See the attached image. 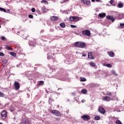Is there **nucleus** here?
Instances as JSON below:
<instances>
[{"mask_svg": "<svg viewBox=\"0 0 124 124\" xmlns=\"http://www.w3.org/2000/svg\"><path fill=\"white\" fill-rule=\"evenodd\" d=\"M0 97H4V93L0 92Z\"/></svg>", "mask_w": 124, "mask_h": 124, "instance_id": "33", "label": "nucleus"}, {"mask_svg": "<svg viewBox=\"0 0 124 124\" xmlns=\"http://www.w3.org/2000/svg\"><path fill=\"white\" fill-rule=\"evenodd\" d=\"M88 59H91V60H93V59H94V57L93 56L92 52H88Z\"/></svg>", "mask_w": 124, "mask_h": 124, "instance_id": "14", "label": "nucleus"}, {"mask_svg": "<svg viewBox=\"0 0 124 124\" xmlns=\"http://www.w3.org/2000/svg\"><path fill=\"white\" fill-rule=\"evenodd\" d=\"M118 6L119 8H122V7H124V4L122 3H118Z\"/></svg>", "mask_w": 124, "mask_h": 124, "instance_id": "24", "label": "nucleus"}, {"mask_svg": "<svg viewBox=\"0 0 124 124\" xmlns=\"http://www.w3.org/2000/svg\"><path fill=\"white\" fill-rule=\"evenodd\" d=\"M86 54H83L82 55V57H86Z\"/></svg>", "mask_w": 124, "mask_h": 124, "instance_id": "45", "label": "nucleus"}, {"mask_svg": "<svg viewBox=\"0 0 124 124\" xmlns=\"http://www.w3.org/2000/svg\"><path fill=\"white\" fill-rule=\"evenodd\" d=\"M83 3H84V4H87V5H90V4H91V1L90 0H84L83 1Z\"/></svg>", "mask_w": 124, "mask_h": 124, "instance_id": "16", "label": "nucleus"}, {"mask_svg": "<svg viewBox=\"0 0 124 124\" xmlns=\"http://www.w3.org/2000/svg\"><path fill=\"white\" fill-rule=\"evenodd\" d=\"M80 20H81V17L79 16H70L69 17V21L70 22H73V21H80Z\"/></svg>", "mask_w": 124, "mask_h": 124, "instance_id": "4", "label": "nucleus"}, {"mask_svg": "<svg viewBox=\"0 0 124 124\" xmlns=\"http://www.w3.org/2000/svg\"><path fill=\"white\" fill-rule=\"evenodd\" d=\"M20 124H30V123L29 122V120L27 119H23L20 122Z\"/></svg>", "mask_w": 124, "mask_h": 124, "instance_id": "9", "label": "nucleus"}, {"mask_svg": "<svg viewBox=\"0 0 124 124\" xmlns=\"http://www.w3.org/2000/svg\"><path fill=\"white\" fill-rule=\"evenodd\" d=\"M110 4H114V0H111L110 1Z\"/></svg>", "mask_w": 124, "mask_h": 124, "instance_id": "41", "label": "nucleus"}, {"mask_svg": "<svg viewBox=\"0 0 124 124\" xmlns=\"http://www.w3.org/2000/svg\"><path fill=\"white\" fill-rule=\"evenodd\" d=\"M82 102H84L83 101V100H82Z\"/></svg>", "mask_w": 124, "mask_h": 124, "instance_id": "52", "label": "nucleus"}, {"mask_svg": "<svg viewBox=\"0 0 124 124\" xmlns=\"http://www.w3.org/2000/svg\"><path fill=\"white\" fill-rule=\"evenodd\" d=\"M81 0V2L83 3V1H84L85 0Z\"/></svg>", "mask_w": 124, "mask_h": 124, "instance_id": "46", "label": "nucleus"}, {"mask_svg": "<svg viewBox=\"0 0 124 124\" xmlns=\"http://www.w3.org/2000/svg\"><path fill=\"white\" fill-rule=\"evenodd\" d=\"M1 40H3V41L5 40V37L1 36Z\"/></svg>", "mask_w": 124, "mask_h": 124, "instance_id": "40", "label": "nucleus"}, {"mask_svg": "<svg viewBox=\"0 0 124 124\" xmlns=\"http://www.w3.org/2000/svg\"><path fill=\"white\" fill-rule=\"evenodd\" d=\"M81 93H83L84 94L87 93L88 92V91H87V89H83L81 90Z\"/></svg>", "mask_w": 124, "mask_h": 124, "instance_id": "21", "label": "nucleus"}, {"mask_svg": "<svg viewBox=\"0 0 124 124\" xmlns=\"http://www.w3.org/2000/svg\"><path fill=\"white\" fill-rule=\"evenodd\" d=\"M92 2H94V1H95V0H91Z\"/></svg>", "mask_w": 124, "mask_h": 124, "instance_id": "47", "label": "nucleus"}, {"mask_svg": "<svg viewBox=\"0 0 124 124\" xmlns=\"http://www.w3.org/2000/svg\"><path fill=\"white\" fill-rule=\"evenodd\" d=\"M0 28H1V26L0 25Z\"/></svg>", "mask_w": 124, "mask_h": 124, "instance_id": "51", "label": "nucleus"}, {"mask_svg": "<svg viewBox=\"0 0 124 124\" xmlns=\"http://www.w3.org/2000/svg\"><path fill=\"white\" fill-rule=\"evenodd\" d=\"M86 45V44L82 42H76L74 43V46L77 48H85Z\"/></svg>", "mask_w": 124, "mask_h": 124, "instance_id": "1", "label": "nucleus"}, {"mask_svg": "<svg viewBox=\"0 0 124 124\" xmlns=\"http://www.w3.org/2000/svg\"><path fill=\"white\" fill-rule=\"evenodd\" d=\"M111 73L112 75H115V76H118V74H117L116 71L114 70L111 71Z\"/></svg>", "mask_w": 124, "mask_h": 124, "instance_id": "28", "label": "nucleus"}, {"mask_svg": "<svg viewBox=\"0 0 124 124\" xmlns=\"http://www.w3.org/2000/svg\"><path fill=\"white\" fill-rule=\"evenodd\" d=\"M5 48L7 49V50H12V48H11V47H10V46H6Z\"/></svg>", "mask_w": 124, "mask_h": 124, "instance_id": "29", "label": "nucleus"}, {"mask_svg": "<svg viewBox=\"0 0 124 124\" xmlns=\"http://www.w3.org/2000/svg\"><path fill=\"white\" fill-rule=\"evenodd\" d=\"M20 83L18 81H15L14 88L16 91H18L20 89Z\"/></svg>", "mask_w": 124, "mask_h": 124, "instance_id": "7", "label": "nucleus"}, {"mask_svg": "<svg viewBox=\"0 0 124 124\" xmlns=\"http://www.w3.org/2000/svg\"><path fill=\"white\" fill-rule=\"evenodd\" d=\"M31 12H33V13L35 12V8H32L31 9Z\"/></svg>", "mask_w": 124, "mask_h": 124, "instance_id": "37", "label": "nucleus"}, {"mask_svg": "<svg viewBox=\"0 0 124 124\" xmlns=\"http://www.w3.org/2000/svg\"><path fill=\"white\" fill-rule=\"evenodd\" d=\"M94 119H95V121H99V120H100L101 118L99 116H95Z\"/></svg>", "mask_w": 124, "mask_h": 124, "instance_id": "27", "label": "nucleus"}, {"mask_svg": "<svg viewBox=\"0 0 124 124\" xmlns=\"http://www.w3.org/2000/svg\"><path fill=\"white\" fill-rule=\"evenodd\" d=\"M54 55H55V53H53V56H54Z\"/></svg>", "mask_w": 124, "mask_h": 124, "instance_id": "50", "label": "nucleus"}, {"mask_svg": "<svg viewBox=\"0 0 124 124\" xmlns=\"http://www.w3.org/2000/svg\"><path fill=\"white\" fill-rule=\"evenodd\" d=\"M108 55L109 57H115V53L113 51H109L108 52Z\"/></svg>", "mask_w": 124, "mask_h": 124, "instance_id": "15", "label": "nucleus"}, {"mask_svg": "<svg viewBox=\"0 0 124 124\" xmlns=\"http://www.w3.org/2000/svg\"><path fill=\"white\" fill-rule=\"evenodd\" d=\"M44 84V81H40L38 82V86H41V85H43Z\"/></svg>", "mask_w": 124, "mask_h": 124, "instance_id": "23", "label": "nucleus"}, {"mask_svg": "<svg viewBox=\"0 0 124 124\" xmlns=\"http://www.w3.org/2000/svg\"><path fill=\"white\" fill-rule=\"evenodd\" d=\"M50 112L51 114L54 115V116H56V117H61L62 116V113L58 110L52 109Z\"/></svg>", "mask_w": 124, "mask_h": 124, "instance_id": "3", "label": "nucleus"}, {"mask_svg": "<svg viewBox=\"0 0 124 124\" xmlns=\"http://www.w3.org/2000/svg\"><path fill=\"white\" fill-rule=\"evenodd\" d=\"M2 62L4 63L5 64H6V63H7V60H6V59H3L2 60Z\"/></svg>", "mask_w": 124, "mask_h": 124, "instance_id": "35", "label": "nucleus"}, {"mask_svg": "<svg viewBox=\"0 0 124 124\" xmlns=\"http://www.w3.org/2000/svg\"><path fill=\"white\" fill-rule=\"evenodd\" d=\"M98 111L101 114H103V115H104L106 111H105V109L103 108L102 107H99L98 108Z\"/></svg>", "mask_w": 124, "mask_h": 124, "instance_id": "8", "label": "nucleus"}, {"mask_svg": "<svg viewBox=\"0 0 124 124\" xmlns=\"http://www.w3.org/2000/svg\"><path fill=\"white\" fill-rule=\"evenodd\" d=\"M102 100L107 102H109L111 100L109 96H104Z\"/></svg>", "mask_w": 124, "mask_h": 124, "instance_id": "10", "label": "nucleus"}, {"mask_svg": "<svg viewBox=\"0 0 124 124\" xmlns=\"http://www.w3.org/2000/svg\"><path fill=\"white\" fill-rule=\"evenodd\" d=\"M81 119H82V120L83 121L87 122L91 120V116H90L89 115H83L81 116Z\"/></svg>", "mask_w": 124, "mask_h": 124, "instance_id": "6", "label": "nucleus"}, {"mask_svg": "<svg viewBox=\"0 0 124 124\" xmlns=\"http://www.w3.org/2000/svg\"><path fill=\"white\" fill-rule=\"evenodd\" d=\"M97 2H99L100 1V0H95Z\"/></svg>", "mask_w": 124, "mask_h": 124, "instance_id": "43", "label": "nucleus"}, {"mask_svg": "<svg viewBox=\"0 0 124 124\" xmlns=\"http://www.w3.org/2000/svg\"><path fill=\"white\" fill-rule=\"evenodd\" d=\"M85 81H86V78H80V81L81 82H85Z\"/></svg>", "mask_w": 124, "mask_h": 124, "instance_id": "30", "label": "nucleus"}, {"mask_svg": "<svg viewBox=\"0 0 124 124\" xmlns=\"http://www.w3.org/2000/svg\"><path fill=\"white\" fill-rule=\"evenodd\" d=\"M51 21H57L59 19V17L56 16H52L50 17Z\"/></svg>", "mask_w": 124, "mask_h": 124, "instance_id": "13", "label": "nucleus"}, {"mask_svg": "<svg viewBox=\"0 0 124 124\" xmlns=\"http://www.w3.org/2000/svg\"><path fill=\"white\" fill-rule=\"evenodd\" d=\"M72 94L75 95V93H72Z\"/></svg>", "mask_w": 124, "mask_h": 124, "instance_id": "49", "label": "nucleus"}, {"mask_svg": "<svg viewBox=\"0 0 124 124\" xmlns=\"http://www.w3.org/2000/svg\"><path fill=\"white\" fill-rule=\"evenodd\" d=\"M48 60H50V57L49 56L47 57Z\"/></svg>", "mask_w": 124, "mask_h": 124, "instance_id": "48", "label": "nucleus"}, {"mask_svg": "<svg viewBox=\"0 0 124 124\" xmlns=\"http://www.w3.org/2000/svg\"><path fill=\"white\" fill-rule=\"evenodd\" d=\"M104 66H107V67H109V68H111L112 67V65L111 64H105L104 63Z\"/></svg>", "mask_w": 124, "mask_h": 124, "instance_id": "17", "label": "nucleus"}, {"mask_svg": "<svg viewBox=\"0 0 124 124\" xmlns=\"http://www.w3.org/2000/svg\"><path fill=\"white\" fill-rule=\"evenodd\" d=\"M98 16L100 17V18H104L106 16V13H100L98 15Z\"/></svg>", "mask_w": 124, "mask_h": 124, "instance_id": "12", "label": "nucleus"}, {"mask_svg": "<svg viewBox=\"0 0 124 124\" xmlns=\"http://www.w3.org/2000/svg\"><path fill=\"white\" fill-rule=\"evenodd\" d=\"M29 18H30V19H32V18H33V16H32V15H29L28 16Z\"/></svg>", "mask_w": 124, "mask_h": 124, "instance_id": "36", "label": "nucleus"}, {"mask_svg": "<svg viewBox=\"0 0 124 124\" xmlns=\"http://www.w3.org/2000/svg\"><path fill=\"white\" fill-rule=\"evenodd\" d=\"M71 28L75 29V28H77V26H75V25H70Z\"/></svg>", "mask_w": 124, "mask_h": 124, "instance_id": "38", "label": "nucleus"}, {"mask_svg": "<svg viewBox=\"0 0 124 124\" xmlns=\"http://www.w3.org/2000/svg\"><path fill=\"white\" fill-rule=\"evenodd\" d=\"M42 3H45V4H49V3L46 0H42L41 1Z\"/></svg>", "mask_w": 124, "mask_h": 124, "instance_id": "22", "label": "nucleus"}, {"mask_svg": "<svg viewBox=\"0 0 124 124\" xmlns=\"http://www.w3.org/2000/svg\"><path fill=\"white\" fill-rule=\"evenodd\" d=\"M0 56L1 57H4V54L2 52H0Z\"/></svg>", "mask_w": 124, "mask_h": 124, "instance_id": "39", "label": "nucleus"}, {"mask_svg": "<svg viewBox=\"0 0 124 124\" xmlns=\"http://www.w3.org/2000/svg\"><path fill=\"white\" fill-rule=\"evenodd\" d=\"M120 26H121V27L124 26V23H120Z\"/></svg>", "mask_w": 124, "mask_h": 124, "instance_id": "42", "label": "nucleus"}, {"mask_svg": "<svg viewBox=\"0 0 124 124\" xmlns=\"http://www.w3.org/2000/svg\"><path fill=\"white\" fill-rule=\"evenodd\" d=\"M7 11L8 12V13H9V12H10V10L7 9Z\"/></svg>", "mask_w": 124, "mask_h": 124, "instance_id": "44", "label": "nucleus"}, {"mask_svg": "<svg viewBox=\"0 0 124 124\" xmlns=\"http://www.w3.org/2000/svg\"><path fill=\"white\" fill-rule=\"evenodd\" d=\"M106 18L108 20H110V21H112V22H114L115 21V18H114V17H113L112 16H106Z\"/></svg>", "mask_w": 124, "mask_h": 124, "instance_id": "11", "label": "nucleus"}, {"mask_svg": "<svg viewBox=\"0 0 124 124\" xmlns=\"http://www.w3.org/2000/svg\"><path fill=\"white\" fill-rule=\"evenodd\" d=\"M11 56H13V57H16L17 56V54H16V53L14 52H10Z\"/></svg>", "mask_w": 124, "mask_h": 124, "instance_id": "25", "label": "nucleus"}, {"mask_svg": "<svg viewBox=\"0 0 124 124\" xmlns=\"http://www.w3.org/2000/svg\"><path fill=\"white\" fill-rule=\"evenodd\" d=\"M107 95H108V96H111V95H112V93L108 91L107 92Z\"/></svg>", "mask_w": 124, "mask_h": 124, "instance_id": "31", "label": "nucleus"}, {"mask_svg": "<svg viewBox=\"0 0 124 124\" xmlns=\"http://www.w3.org/2000/svg\"><path fill=\"white\" fill-rule=\"evenodd\" d=\"M60 27H61V28H65V23H61L60 24Z\"/></svg>", "mask_w": 124, "mask_h": 124, "instance_id": "19", "label": "nucleus"}, {"mask_svg": "<svg viewBox=\"0 0 124 124\" xmlns=\"http://www.w3.org/2000/svg\"><path fill=\"white\" fill-rule=\"evenodd\" d=\"M0 11H2V12L6 13V10L3 8L0 7Z\"/></svg>", "mask_w": 124, "mask_h": 124, "instance_id": "26", "label": "nucleus"}, {"mask_svg": "<svg viewBox=\"0 0 124 124\" xmlns=\"http://www.w3.org/2000/svg\"><path fill=\"white\" fill-rule=\"evenodd\" d=\"M89 64L92 67H94L95 66V63H94L93 62H91L89 63Z\"/></svg>", "mask_w": 124, "mask_h": 124, "instance_id": "20", "label": "nucleus"}, {"mask_svg": "<svg viewBox=\"0 0 124 124\" xmlns=\"http://www.w3.org/2000/svg\"><path fill=\"white\" fill-rule=\"evenodd\" d=\"M115 124H123V123H122V122H121V121H120L119 120H118L116 121Z\"/></svg>", "mask_w": 124, "mask_h": 124, "instance_id": "32", "label": "nucleus"}, {"mask_svg": "<svg viewBox=\"0 0 124 124\" xmlns=\"http://www.w3.org/2000/svg\"><path fill=\"white\" fill-rule=\"evenodd\" d=\"M0 119L2 121H4L6 119V117H7V112L5 110H2L0 113Z\"/></svg>", "mask_w": 124, "mask_h": 124, "instance_id": "2", "label": "nucleus"}, {"mask_svg": "<svg viewBox=\"0 0 124 124\" xmlns=\"http://www.w3.org/2000/svg\"><path fill=\"white\" fill-rule=\"evenodd\" d=\"M82 33L84 36H91L92 33H91V31L89 30H85L82 31Z\"/></svg>", "mask_w": 124, "mask_h": 124, "instance_id": "5", "label": "nucleus"}, {"mask_svg": "<svg viewBox=\"0 0 124 124\" xmlns=\"http://www.w3.org/2000/svg\"><path fill=\"white\" fill-rule=\"evenodd\" d=\"M53 101H54V99H53L52 98H50L48 99V102L49 103H52V102H53Z\"/></svg>", "mask_w": 124, "mask_h": 124, "instance_id": "34", "label": "nucleus"}, {"mask_svg": "<svg viewBox=\"0 0 124 124\" xmlns=\"http://www.w3.org/2000/svg\"><path fill=\"white\" fill-rule=\"evenodd\" d=\"M42 11L44 12V13H46L47 12V9L46 7H43L41 8Z\"/></svg>", "mask_w": 124, "mask_h": 124, "instance_id": "18", "label": "nucleus"}]
</instances>
